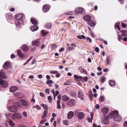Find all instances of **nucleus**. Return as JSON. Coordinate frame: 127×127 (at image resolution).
<instances>
[{
    "mask_svg": "<svg viewBox=\"0 0 127 127\" xmlns=\"http://www.w3.org/2000/svg\"><path fill=\"white\" fill-rule=\"evenodd\" d=\"M48 113V111L47 110H45L43 112V115L46 116Z\"/></svg>",
    "mask_w": 127,
    "mask_h": 127,
    "instance_id": "obj_47",
    "label": "nucleus"
},
{
    "mask_svg": "<svg viewBox=\"0 0 127 127\" xmlns=\"http://www.w3.org/2000/svg\"><path fill=\"white\" fill-rule=\"evenodd\" d=\"M19 57L22 58H24V54H22V53L21 54L19 55L18 56Z\"/></svg>",
    "mask_w": 127,
    "mask_h": 127,
    "instance_id": "obj_46",
    "label": "nucleus"
},
{
    "mask_svg": "<svg viewBox=\"0 0 127 127\" xmlns=\"http://www.w3.org/2000/svg\"><path fill=\"white\" fill-rule=\"evenodd\" d=\"M4 81L2 79H0V85L2 84Z\"/></svg>",
    "mask_w": 127,
    "mask_h": 127,
    "instance_id": "obj_57",
    "label": "nucleus"
},
{
    "mask_svg": "<svg viewBox=\"0 0 127 127\" xmlns=\"http://www.w3.org/2000/svg\"><path fill=\"white\" fill-rule=\"evenodd\" d=\"M83 18L85 20L89 22L90 21L91 19V17L89 15H87L84 16L83 17Z\"/></svg>",
    "mask_w": 127,
    "mask_h": 127,
    "instance_id": "obj_9",
    "label": "nucleus"
},
{
    "mask_svg": "<svg viewBox=\"0 0 127 127\" xmlns=\"http://www.w3.org/2000/svg\"><path fill=\"white\" fill-rule=\"evenodd\" d=\"M118 36H119V37H118V39L119 41H120L121 40V37H122L121 35H118Z\"/></svg>",
    "mask_w": 127,
    "mask_h": 127,
    "instance_id": "obj_59",
    "label": "nucleus"
},
{
    "mask_svg": "<svg viewBox=\"0 0 127 127\" xmlns=\"http://www.w3.org/2000/svg\"><path fill=\"white\" fill-rule=\"evenodd\" d=\"M31 101L32 102H33L34 103H35V100L34 99V96H33V97L31 100Z\"/></svg>",
    "mask_w": 127,
    "mask_h": 127,
    "instance_id": "obj_56",
    "label": "nucleus"
},
{
    "mask_svg": "<svg viewBox=\"0 0 127 127\" xmlns=\"http://www.w3.org/2000/svg\"><path fill=\"white\" fill-rule=\"evenodd\" d=\"M23 15L22 14H19L15 15V18L18 20H21L23 17Z\"/></svg>",
    "mask_w": 127,
    "mask_h": 127,
    "instance_id": "obj_10",
    "label": "nucleus"
},
{
    "mask_svg": "<svg viewBox=\"0 0 127 127\" xmlns=\"http://www.w3.org/2000/svg\"><path fill=\"white\" fill-rule=\"evenodd\" d=\"M13 94L15 96H19L21 94V93L20 92H16L13 93Z\"/></svg>",
    "mask_w": 127,
    "mask_h": 127,
    "instance_id": "obj_27",
    "label": "nucleus"
},
{
    "mask_svg": "<svg viewBox=\"0 0 127 127\" xmlns=\"http://www.w3.org/2000/svg\"><path fill=\"white\" fill-rule=\"evenodd\" d=\"M51 26L50 24H48L47 25H46L47 28H51Z\"/></svg>",
    "mask_w": 127,
    "mask_h": 127,
    "instance_id": "obj_58",
    "label": "nucleus"
},
{
    "mask_svg": "<svg viewBox=\"0 0 127 127\" xmlns=\"http://www.w3.org/2000/svg\"><path fill=\"white\" fill-rule=\"evenodd\" d=\"M93 118H92L91 117H88L87 119L89 122H92V120Z\"/></svg>",
    "mask_w": 127,
    "mask_h": 127,
    "instance_id": "obj_38",
    "label": "nucleus"
},
{
    "mask_svg": "<svg viewBox=\"0 0 127 127\" xmlns=\"http://www.w3.org/2000/svg\"><path fill=\"white\" fill-rule=\"evenodd\" d=\"M49 7L48 6L45 5L43 6V10L44 12H47L49 10Z\"/></svg>",
    "mask_w": 127,
    "mask_h": 127,
    "instance_id": "obj_16",
    "label": "nucleus"
},
{
    "mask_svg": "<svg viewBox=\"0 0 127 127\" xmlns=\"http://www.w3.org/2000/svg\"><path fill=\"white\" fill-rule=\"evenodd\" d=\"M75 11L77 13L81 14L83 13V10L82 8H78L76 9Z\"/></svg>",
    "mask_w": 127,
    "mask_h": 127,
    "instance_id": "obj_7",
    "label": "nucleus"
},
{
    "mask_svg": "<svg viewBox=\"0 0 127 127\" xmlns=\"http://www.w3.org/2000/svg\"><path fill=\"white\" fill-rule=\"evenodd\" d=\"M38 29V27L37 26H34L31 27V31L34 32L35 31H36Z\"/></svg>",
    "mask_w": 127,
    "mask_h": 127,
    "instance_id": "obj_20",
    "label": "nucleus"
},
{
    "mask_svg": "<svg viewBox=\"0 0 127 127\" xmlns=\"http://www.w3.org/2000/svg\"><path fill=\"white\" fill-rule=\"evenodd\" d=\"M82 80L83 79L84 81L85 82H87L88 80V77L87 76L84 77H82Z\"/></svg>",
    "mask_w": 127,
    "mask_h": 127,
    "instance_id": "obj_39",
    "label": "nucleus"
},
{
    "mask_svg": "<svg viewBox=\"0 0 127 127\" xmlns=\"http://www.w3.org/2000/svg\"><path fill=\"white\" fill-rule=\"evenodd\" d=\"M108 111V109L106 107H104L101 109L102 112L104 114L107 113Z\"/></svg>",
    "mask_w": 127,
    "mask_h": 127,
    "instance_id": "obj_17",
    "label": "nucleus"
},
{
    "mask_svg": "<svg viewBox=\"0 0 127 127\" xmlns=\"http://www.w3.org/2000/svg\"><path fill=\"white\" fill-rule=\"evenodd\" d=\"M74 112L72 111H70L68 113L67 118L68 119L72 118L74 116Z\"/></svg>",
    "mask_w": 127,
    "mask_h": 127,
    "instance_id": "obj_3",
    "label": "nucleus"
},
{
    "mask_svg": "<svg viewBox=\"0 0 127 127\" xmlns=\"http://www.w3.org/2000/svg\"><path fill=\"white\" fill-rule=\"evenodd\" d=\"M124 127H126L127 126V121L124 122Z\"/></svg>",
    "mask_w": 127,
    "mask_h": 127,
    "instance_id": "obj_62",
    "label": "nucleus"
},
{
    "mask_svg": "<svg viewBox=\"0 0 127 127\" xmlns=\"http://www.w3.org/2000/svg\"><path fill=\"white\" fill-rule=\"evenodd\" d=\"M63 123L66 126L68 124V122L66 120H64L63 121Z\"/></svg>",
    "mask_w": 127,
    "mask_h": 127,
    "instance_id": "obj_40",
    "label": "nucleus"
},
{
    "mask_svg": "<svg viewBox=\"0 0 127 127\" xmlns=\"http://www.w3.org/2000/svg\"><path fill=\"white\" fill-rule=\"evenodd\" d=\"M75 49V48L73 47H67L66 49V51L69 52L70 51H72Z\"/></svg>",
    "mask_w": 127,
    "mask_h": 127,
    "instance_id": "obj_25",
    "label": "nucleus"
},
{
    "mask_svg": "<svg viewBox=\"0 0 127 127\" xmlns=\"http://www.w3.org/2000/svg\"><path fill=\"white\" fill-rule=\"evenodd\" d=\"M99 100L101 102L103 101L104 100V97L102 96H100L99 98Z\"/></svg>",
    "mask_w": 127,
    "mask_h": 127,
    "instance_id": "obj_37",
    "label": "nucleus"
},
{
    "mask_svg": "<svg viewBox=\"0 0 127 127\" xmlns=\"http://www.w3.org/2000/svg\"><path fill=\"white\" fill-rule=\"evenodd\" d=\"M78 95L79 98H80L82 100H83V95L82 92H79L78 93Z\"/></svg>",
    "mask_w": 127,
    "mask_h": 127,
    "instance_id": "obj_21",
    "label": "nucleus"
},
{
    "mask_svg": "<svg viewBox=\"0 0 127 127\" xmlns=\"http://www.w3.org/2000/svg\"><path fill=\"white\" fill-rule=\"evenodd\" d=\"M118 113V112L117 111L115 110L110 115V117H112L114 118L115 117V116L117 115Z\"/></svg>",
    "mask_w": 127,
    "mask_h": 127,
    "instance_id": "obj_14",
    "label": "nucleus"
},
{
    "mask_svg": "<svg viewBox=\"0 0 127 127\" xmlns=\"http://www.w3.org/2000/svg\"><path fill=\"white\" fill-rule=\"evenodd\" d=\"M10 67V64L8 62H6L5 63L4 68V69H8Z\"/></svg>",
    "mask_w": 127,
    "mask_h": 127,
    "instance_id": "obj_18",
    "label": "nucleus"
},
{
    "mask_svg": "<svg viewBox=\"0 0 127 127\" xmlns=\"http://www.w3.org/2000/svg\"><path fill=\"white\" fill-rule=\"evenodd\" d=\"M23 115L25 117H27V115L26 112L24 111L23 112Z\"/></svg>",
    "mask_w": 127,
    "mask_h": 127,
    "instance_id": "obj_52",
    "label": "nucleus"
},
{
    "mask_svg": "<svg viewBox=\"0 0 127 127\" xmlns=\"http://www.w3.org/2000/svg\"><path fill=\"white\" fill-rule=\"evenodd\" d=\"M120 32L122 33L121 36H127V31L124 30H121Z\"/></svg>",
    "mask_w": 127,
    "mask_h": 127,
    "instance_id": "obj_22",
    "label": "nucleus"
},
{
    "mask_svg": "<svg viewBox=\"0 0 127 127\" xmlns=\"http://www.w3.org/2000/svg\"><path fill=\"white\" fill-rule=\"evenodd\" d=\"M15 57V55L13 54H12L11 55V58L12 59H13Z\"/></svg>",
    "mask_w": 127,
    "mask_h": 127,
    "instance_id": "obj_63",
    "label": "nucleus"
},
{
    "mask_svg": "<svg viewBox=\"0 0 127 127\" xmlns=\"http://www.w3.org/2000/svg\"><path fill=\"white\" fill-rule=\"evenodd\" d=\"M39 39H37L36 40L33 41L32 43V46L35 45L38 47L39 46Z\"/></svg>",
    "mask_w": 127,
    "mask_h": 127,
    "instance_id": "obj_2",
    "label": "nucleus"
},
{
    "mask_svg": "<svg viewBox=\"0 0 127 127\" xmlns=\"http://www.w3.org/2000/svg\"><path fill=\"white\" fill-rule=\"evenodd\" d=\"M8 109L9 111L11 112H17L18 111L17 108L13 105L12 106L8 107Z\"/></svg>",
    "mask_w": 127,
    "mask_h": 127,
    "instance_id": "obj_1",
    "label": "nucleus"
},
{
    "mask_svg": "<svg viewBox=\"0 0 127 127\" xmlns=\"http://www.w3.org/2000/svg\"><path fill=\"white\" fill-rule=\"evenodd\" d=\"M57 108L58 109H60L61 108V106L60 104V101L59 100H57Z\"/></svg>",
    "mask_w": 127,
    "mask_h": 127,
    "instance_id": "obj_31",
    "label": "nucleus"
},
{
    "mask_svg": "<svg viewBox=\"0 0 127 127\" xmlns=\"http://www.w3.org/2000/svg\"><path fill=\"white\" fill-rule=\"evenodd\" d=\"M22 49L25 52H26L29 50V48L27 45L24 44L22 47Z\"/></svg>",
    "mask_w": 127,
    "mask_h": 127,
    "instance_id": "obj_6",
    "label": "nucleus"
},
{
    "mask_svg": "<svg viewBox=\"0 0 127 127\" xmlns=\"http://www.w3.org/2000/svg\"><path fill=\"white\" fill-rule=\"evenodd\" d=\"M50 89H45V91L46 93L49 94L50 93Z\"/></svg>",
    "mask_w": 127,
    "mask_h": 127,
    "instance_id": "obj_45",
    "label": "nucleus"
},
{
    "mask_svg": "<svg viewBox=\"0 0 127 127\" xmlns=\"http://www.w3.org/2000/svg\"><path fill=\"white\" fill-rule=\"evenodd\" d=\"M10 126L12 127H14L15 126V124L12 122V121L11 120H9L8 121H7Z\"/></svg>",
    "mask_w": 127,
    "mask_h": 127,
    "instance_id": "obj_26",
    "label": "nucleus"
},
{
    "mask_svg": "<svg viewBox=\"0 0 127 127\" xmlns=\"http://www.w3.org/2000/svg\"><path fill=\"white\" fill-rule=\"evenodd\" d=\"M75 102V101L73 99H71L68 101L67 103V104L71 106H72L74 105Z\"/></svg>",
    "mask_w": 127,
    "mask_h": 127,
    "instance_id": "obj_5",
    "label": "nucleus"
},
{
    "mask_svg": "<svg viewBox=\"0 0 127 127\" xmlns=\"http://www.w3.org/2000/svg\"><path fill=\"white\" fill-rule=\"evenodd\" d=\"M32 108H36L38 110H40L41 109V107L38 105H36L33 107Z\"/></svg>",
    "mask_w": 127,
    "mask_h": 127,
    "instance_id": "obj_35",
    "label": "nucleus"
},
{
    "mask_svg": "<svg viewBox=\"0 0 127 127\" xmlns=\"http://www.w3.org/2000/svg\"><path fill=\"white\" fill-rule=\"evenodd\" d=\"M6 17L7 19H12V15L7 14H6Z\"/></svg>",
    "mask_w": 127,
    "mask_h": 127,
    "instance_id": "obj_30",
    "label": "nucleus"
},
{
    "mask_svg": "<svg viewBox=\"0 0 127 127\" xmlns=\"http://www.w3.org/2000/svg\"><path fill=\"white\" fill-rule=\"evenodd\" d=\"M13 105L17 107L18 109V108H20L21 107V105L20 103L17 102L14 103Z\"/></svg>",
    "mask_w": 127,
    "mask_h": 127,
    "instance_id": "obj_12",
    "label": "nucleus"
},
{
    "mask_svg": "<svg viewBox=\"0 0 127 127\" xmlns=\"http://www.w3.org/2000/svg\"><path fill=\"white\" fill-rule=\"evenodd\" d=\"M47 98H48V100H49V101H51L50 102H51V100L52 98V97L50 96H49Z\"/></svg>",
    "mask_w": 127,
    "mask_h": 127,
    "instance_id": "obj_48",
    "label": "nucleus"
},
{
    "mask_svg": "<svg viewBox=\"0 0 127 127\" xmlns=\"http://www.w3.org/2000/svg\"><path fill=\"white\" fill-rule=\"evenodd\" d=\"M70 45L72 46H73L75 48L76 47V45L75 44L73 43H71L70 44Z\"/></svg>",
    "mask_w": 127,
    "mask_h": 127,
    "instance_id": "obj_53",
    "label": "nucleus"
},
{
    "mask_svg": "<svg viewBox=\"0 0 127 127\" xmlns=\"http://www.w3.org/2000/svg\"><path fill=\"white\" fill-rule=\"evenodd\" d=\"M48 33V32H45L43 30H42L41 31V34L42 36H45V35Z\"/></svg>",
    "mask_w": 127,
    "mask_h": 127,
    "instance_id": "obj_32",
    "label": "nucleus"
},
{
    "mask_svg": "<svg viewBox=\"0 0 127 127\" xmlns=\"http://www.w3.org/2000/svg\"><path fill=\"white\" fill-rule=\"evenodd\" d=\"M109 84L111 86H114L115 85V82L112 80H110L109 81Z\"/></svg>",
    "mask_w": 127,
    "mask_h": 127,
    "instance_id": "obj_33",
    "label": "nucleus"
},
{
    "mask_svg": "<svg viewBox=\"0 0 127 127\" xmlns=\"http://www.w3.org/2000/svg\"><path fill=\"white\" fill-rule=\"evenodd\" d=\"M38 77L39 78L41 79L42 78V76L41 74L39 75L38 76Z\"/></svg>",
    "mask_w": 127,
    "mask_h": 127,
    "instance_id": "obj_64",
    "label": "nucleus"
},
{
    "mask_svg": "<svg viewBox=\"0 0 127 127\" xmlns=\"http://www.w3.org/2000/svg\"><path fill=\"white\" fill-rule=\"evenodd\" d=\"M22 104L24 106H26L27 105V101L24 100H22L21 101Z\"/></svg>",
    "mask_w": 127,
    "mask_h": 127,
    "instance_id": "obj_29",
    "label": "nucleus"
},
{
    "mask_svg": "<svg viewBox=\"0 0 127 127\" xmlns=\"http://www.w3.org/2000/svg\"><path fill=\"white\" fill-rule=\"evenodd\" d=\"M106 60L107 62V64H108L110 62V59L109 57H107L106 58Z\"/></svg>",
    "mask_w": 127,
    "mask_h": 127,
    "instance_id": "obj_41",
    "label": "nucleus"
},
{
    "mask_svg": "<svg viewBox=\"0 0 127 127\" xmlns=\"http://www.w3.org/2000/svg\"><path fill=\"white\" fill-rule=\"evenodd\" d=\"M18 89V88L15 86L11 87L9 89V91L11 92H14Z\"/></svg>",
    "mask_w": 127,
    "mask_h": 127,
    "instance_id": "obj_15",
    "label": "nucleus"
},
{
    "mask_svg": "<svg viewBox=\"0 0 127 127\" xmlns=\"http://www.w3.org/2000/svg\"><path fill=\"white\" fill-rule=\"evenodd\" d=\"M52 83V81L51 80L47 81L46 82V83L47 84H50Z\"/></svg>",
    "mask_w": 127,
    "mask_h": 127,
    "instance_id": "obj_43",
    "label": "nucleus"
},
{
    "mask_svg": "<svg viewBox=\"0 0 127 127\" xmlns=\"http://www.w3.org/2000/svg\"><path fill=\"white\" fill-rule=\"evenodd\" d=\"M113 120L115 121H120L121 120L122 118L119 115L117 114L113 118Z\"/></svg>",
    "mask_w": 127,
    "mask_h": 127,
    "instance_id": "obj_8",
    "label": "nucleus"
},
{
    "mask_svg": "<svg viewBox=\"0 0 127 127\" xmlns=\"http://www.w3.org/2000/svg\"><path fill=\"white\" fill-rule=\"evenodd\" d=\"M74 78L77 79L78 81H80L82 80V76H78L77 75H74Z\"/></svg>",
    "mask_w": 127,
    "mask_h": 127,
    "instance_id": "obj_24",
    "label": "nucleus"
},
{
    "mask_svg": "<svg viewBox=\"0 0 127 127\" xmlns=\"http://www.w3.org/2000/svg\"><path fill=\"white\" fill-rule=\"evenodd\" d=\"M95 25V23L91 22L90 23V26L93 27Z\"/></svg>",
    "mask_w": 127,
    "mask_h": 127,
    "instance_id": "obj_42",
    "label": "nucleus"
},
{
    "mask_svg": "<svg viewBox=\"0 0 127 127\" xmlns=\"http://www.w3.org/2000/svg\"><path fill=\"white\" fill-rule=\"evenodd\" d=\"M86 40L87 41H89L90 42H92V40L89 37H88L86 38Z\"/></svg>",
    "mask_w": 127,
    "mask_h": 127,
    "instance_id": "obj_51",
    "label": "nucleus"
},
{
    "mask_svg": "<svg viewBox=\"0 0 127 127\" xmlns=\"http://www.w3.org/2000/svg\"><path fill=\"white\" fill-rule=\"evenodd\" d=\"M50 73L51 74H55L58 73V71L56 70L54 71H50Z\"/></svg>",
    "mask_w": 127,
    "mask_h": 127,
    "instance_id": "obj_36",
    "label": "nucleus"
},
{
    "mask_svg": "<svg viewBox=\"0 0 127 127\" xmlns=\"http://www.w3.org/2000/svg\"><path fill=\"white\" fill-rule=\"evenodd\" d=\"M64 50V48H61L60 50H59V51L60 52H62Z\"/></svg>",
    "mask_w": 127,
    "mask_h": 127,
    "instance_id": "obj_60",
    "label": "nucleus"
},
{
    "mask_svg": "<svg viewBox=\"0 0 127 127\" xmlns=\"http://www.w3.org/2000/svg\"><path fill=\"white\" fill-rule=\"evenodd\" d=\"M84 115L82 112L79 113L78 115V118L79 119H82L84 118Z\"/></svg>",
    "mask_w": 127,
    "mask_h": 127,
    "instance_id": "obj_11",
    "label": "nucleus"
},
{
    "mask_svg": "<svg viewBox=\"0 0 127 127\" xmlns=\"http://www.w3.org/2000/svg\"><path fill=\"white\" fill-rule=\"evenodd\" d=\"M31 22L34 25H36L37 24V22L36 20L32 18Z\"/></svg>",
    "mask_w": 127,
    "mask_h": 127,
    "instance_id": "obj_28",
    "label": "nucleus"
},
{
    "mask_svg": "<svg viewBox=\"0 0 127 127\" xmlns=\"http://www.w3.org/2000/svg\"><path fill=\"white\" fill-rule=\"evenodd\" d=\"M1 69L0 72V77L2 78H6V76L5 75V73L2 71Z\"/></svg>",
    "mask_w": 127,
    "mask_h": 127,
    "instance_id": "obj_13",
    "label": "nucleus"
},
{
    "mask_svg": "<svg viewBox=\"0 0 127 127\" xmlns=\"http://www.w3.org/2000/svg\"><path fill=\"white\" fill-rule=\"evenodd\" d=\"M8 83L7 81H4L2 85V86L4 88L7 87H8Z\"/></svg>",
    "mask_w": 127,
    "mask_h": 127,
    "instance_id": "obj_19",
    "label": "nucleus"
},
{
    "mask_svg": "<svg viewBox=\"0 0 127 127\" xmlns=\"http://www.w3.org/2000/svg\"><path fill=\"white\" fill-rule=\"evenodd\" d=\"M121 24L122 26L124 28H126L127 26L126 24H124L123 23H122Z\"/></svg>",
    "mask_w": 127,
    "mask_h": 127,
    "instance_id": "obj_49",
    "label": "nucleus"
},
{
    "mask_svg": "<svg viewBox=\"0 0 127 127\" xmlns=\"http://www.w3.org/2000/svg\"><path fill=\"white\" fill-rule=\"evenodd\" d=\"M12 118L14 119H20L21 117L20 114L17 113H15L12 115Z\"/></svg>",
    "mask_w": 127,
    "mask_h": 127,
    "instance_id": "obj_4",
    "label": "nucleus"
},
{
    "mask_svg": "<svg viewBox=\"0 0 127 127\" xmlns=\"http://www.w3.org/2000/svg\"><path fill=\"white\" fill-rule=\"evenodd\" d=\"M46 77L48 80H49L50 79V76L48 75H47L46 76Z\"/></svg>",
    "mask_w": 127,
    "mask_h": 127,
    "instance_id": "obj_61",
    "label": "nucleus"
},
{
    "mask_svg": "<svg viewBox=\"0 0 127 127\" xmlns=\"http://www.w3.org/2000/svg\"><path fill=\"white\" fill-rule=\"evenodd\" d=\"M41 106L43 107V108L44 109H45L47 107V106L46 104H45L43 103H42L41 104Z\"/></svg>",
    "mask_w": 127,
    "mask_h": 127,
    "instance_id": "obj_44",
    "label": "nucleus"
},
{
    "mask_svg": "<svg viewBox=\"0 0 127 127\" xmlns=\"http://www.w3.org/2000/svg\"><path fill=\"white\" fill-rule=\"evenodd\" d=\"M17 53L18 56H19L22 53H21V51L20 50H19L17 51Z\"/></svg>",
    "mask_w": 127,
    "mask_h": 127,
    "instance_id": "obj_50",
    "label": "nucleus"
},
{
    "mask_svg": "<svg viewBox=\"0 0 127 127\" xmlns=\"http://www.w3.org/2000/svg\"><path fill=\"white\" fill-rule=\"evenodd\" d=\"M95 51L97 53H98L99 51V49L97 47H96L95 49Z\"/></svg>",
    "mask_w": 127,
    "mask_h": 127,
    "instance_id": "obj_54",
    "label": "nucleus"
},
{
    "mask_svg": "<svg viewBox=\"0 0 127 127\" xmlns=\"http://www.w3.org/2000/svg\"><path fill=\"white\" fill-rule=\"evenodd\" d=\"M62 98V100L65 101H67L69 99V97L65 95L63 96Z\"/></svg>",
    "mask_w": 127,
    "mask_h": 127,
    "instance_id": "obj_23",
    "label": "nucleus"
},
{
    "mask_svg": "<svg viewBox=\"0 0 127 127\" xmlns=\"http://www.w3.org/2000/svg\"><path fill=\"white\" fill-rule=\"evenodd\" d=\"M45 121H46L45 120H42L40 121V123L41 124H43L44 123Z\"/></svg>",
    "mask_w": 127,
    "mask_h": 127,
    "instance_id": "obj_55",
    "label": "nucleus"
},
{
    "mask_svg": "<svg viewBox=\"0 0 127 127\" xmlns=\"http://www.w3.org/2000/svg\"><path fill=\"white\" fill-rule=\"evenodd\" d=\"M77 37L79 38V39H82V38H83L84 39H85L86 38L85 36L83 35H78L77 36Z\"/></svg>",
    "mask_w": 127,
    "mask_h": 127,
    "instance_id": "obj_34",
    "label": "nucleus"
}]
</instances>
